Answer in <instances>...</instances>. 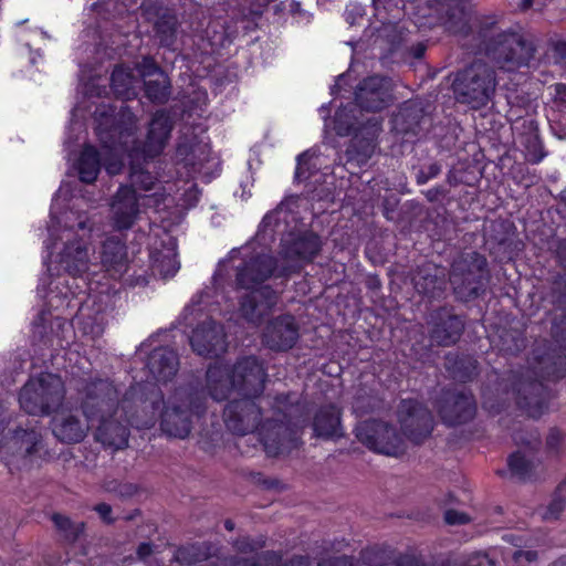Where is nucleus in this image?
<instances>
[{"mask_svg": "<svg viewBox=\"0 0 566 566\" xmlns=\"http://www.w3.org/2000/svg\"><path fill=\"white\" fill-rule=\"evenodd\" d=\"M266 373L255 357H244L232 367L216 363L207 371V388L219 401L237 392L240 399L231 400L223 412L227 428L234 434L245 436L258 429L264 451L275 457L297 446L298 431L306 424L301 416L302 407L290 402V396L276 399V419L268 420L259 428L260 407L252 397L262 392Z\"/></svg>", "mask_w": 566, "mask_h": 566, "instance_id": "nucleus-1", "label": "nucleus"}, {"mask_svg": "<svg viewBox=\"0 0 566 566\" xmlns=\"http://www.w3.org/2000/svg\"><path fill=\"white\" fill-rule=\"evenodd\" d=\"M318 235L306 232L282 239V265L277 266L273 258L255 242L240 249H233L222 260L213 275V289L223 293V282L229 276V269L235 271V282L249 292L240 304L241 315L251 323H258L277 302L276 293L269 286L258 287L273 274L285 275L294 271L301 262L312 261L321 251Z\"/></svg>", "mask_w": 566, "mask_h": 566, "instance_id": "nucleus-2", "label": "nucleus"}, {"mask_svg": "<svg viewBox=\"0 0 566 566\" xmlns=\"http://www.w3.org/2000/svg\"><path fill=\"white\" fill-rule=\"evenodd\" d=\"M142 385L132 386L118 401L116 387L107 379L83 380L77 388L82 397L84 417L92 423L97 420L95 439L103 446L119 450L128 444V424L138 429L151 427L154 417L140 420L130 411L142 401Z\"/></svg>", "mask_w": 566, "mask_h": 566, "instance_id": "nucleus-3", "label": "nucleus"}, {"mask_svg": "<svg viewBox=\"0 0 566 566\" xmlns=\"http://www.w3.org/2000/svg\"><path fill=\"white\" fill-rule=\"evenodd\" d=\"M108 117L99 122L97 135L103 144L104 166L109 175H117L124 166L126 157H143V160L159 156L165 149L172 130V122L165 112L154 114L144 142H137L135 134L137 119L127 108L120 109V122L112 129H107Z\"/></svg>", "mask_w": 566, "mask_h": 566, "instance_id": "nucleus-4", "label": "nucleus"}, {"mask_svg": "<svg viewBox=\"0 0 566 566\" xmlns=\"http://www.w3.org/2000/svg\"><path fill=\"white\" fill-rule=\"evenodd\" d=\"M48 231L45 248L50 251L48 271L51 275L53 264L57 272L62 270L73 277L83 276L95 265V250L91 240L93 222L86 212L71 209L56 216L52 209Z\"/></svg>", "mask_w": 566, "mask_h": 566, "instance_id": "nucleus-5", "label": "nucleus"}, {"mask_svg": "<svg viewBox=\"0 0 566 566\" xmlns=\"http://www.w3.org/2000/svg\"><path fill=\"white\" fill-rule=\"evenodd\" d=\"M65 390L61 377L43 373L31 378L21 389L19 402L21 408L34 416L55 411L64 399Z\"/></svg>", "mask_w": 566, "mask_h": 566, "instance_id": "nucleus-6", "label": "nucleus"}, {"mask_svg": "<svg viewBox=\"0 0 566 566\" xmlns=\"http://www.w3.org/2000/svg\"><path fill=\"white\" fill-rule=\"evenodd\" d=\"M496 87L494 71L482 62H474L459 73L453 90L459 102L479 109L492 99Z\"/></svg>", "mask_w": 566, "mask_h": 566, "instance_id": "nucleus-7", "label": "nucleus"}, {"mask_svg": "<svg viewBox=\"0 0 566 566\" xmlns=\"http://www.w3.org/2000/svg\"><path fill=\"white\" fill-rule=\"evenodd\" d=\"M203 411L202 400L197 392L179 388L169 398L160 415V428L169 437L185 439L191 429L192 415Z\"/></svg>", "mask_w": 566, "mask_h": 566, "instance_id": "nucleus-8", "label": "nucleus"}, {"mask_svg": "<svg viewBox=\"0 0 566 566\" xmlns=\"http://www.w3.org/2000/svg\"><path fill=\"white\" fill-rule=\"evenodd\" d=\"M0 454L15 458L24 464H35L51 457L43 439V430L36 426L17 428L0 440Z\"/></svg>", "mask_w": 566, "mask_h": 566, "instance_id": "nucleus-9", "label": "nucleus"}, {"mask_svg": "<svg viewBox=\"0 0 566 566\" xmlns=\"http://www.w3.org/2000/svg\"><path fill=\"white\" fill-rule=\"evenodd\" d=\"M485 52L501 67L513 70L528 63L533 57L534 46L520 33L501 32L492 35Z\"/></svg>", "mask_w": 566, "mask_h": 566, "instance_id": "nucleus-10", "label": "nucleus"}, {"mask_svg": "<svg viewBox=\"0 0 566 566\" xmlns=\"http://www.w3.org/2000/svg\"><path fill=\"white\" fill-rule=\"evenodd\" d=\"M164 200V196H138L129 186H120L109 203V221L117 231L130 229L142 213V207L154 202L155 207Z\"/></svg>", "mask_w": 566, "mask_h": 566, "instance_id": "nucleus-11", "label": "nucleus"}, {"mask_svg": "<svg viewBox=\"0 0 566 566\" xmlns=\"http://www.w3.org/2000/svg\"><path fill=\"white\" fill-rule=\"evenodd\" d=\"M355 431L357 439L375 452L390 457H398L405 452V439L386 422L364 421Z\"/></svg>", "mask_w": 566, "mask_h": 566, "instance_id": "nucleus-12", "label": "nucleus"}, {"mask_svg": "<svg viewBox=\"0 0 566 566\" xmlns=\"http://www.w3.org/2000/svg\"><path fill=\"white\" fill-rule=\"evenodd\" d=\"M485 268V258L476 252L454 261L450 274V283L454 292L460 297L476 296L482 287Z\"/></svg>", "mask_w": 566, "mask_h": 566, "instance_id": "nucleus-13", "label": "nucleus"}, {"mask_svg": "<svg viewBox=\"0 0 566 566\" xmlns=\"http://www.w3.org/2000/svg\"><path fill=\"white\" fill-rule=\"evenodd\" d=\"M398 419L403 434L415 443L427 438L433 428L430 411L417 400H402L398 409Z\"/></svg>", "mask_w": 566, "mask_h": 566, "instance_id": "nucleus-14", "label": "nucleus"}, {"mask_svg": "<svg viewBox=\"0 0 566 566\" xmlns=\"http://www.w3.org/2000/svg\"><path fill=\"white\" fill-rule=\"evenodd\" d=\"M176 159L192 172L201 170L203 164L210 159L208 137L202 129L200 134L189 127L182 132L176 148Z\"/></svg>", "mask_w": 566, "mask_h": 566, "instance_id": "nucleus-15", "label": "nucleus"}, {"mask_svg": "<svg viewBox=\"0 0 566 566\" xmlns=\"http://www.w3.org/2000/svg\"><path fill=\"white\" fill-rule=\"evenodd\" d=\"M355 101L361 111L379 112L384 109L392 101L391 82L378 75L364 78L356 87Z\"/></svg>", "mask_w": 566, "mask_h": 566, "instance_id": "nucleus-16", "label": "nucleus"}, {"mask_svg": "<svg viewBox=\"0 0 566 566\" xmlns=\"http://www.w3.org/2000/svg\"><path fill=\"white\" fill-rule=\"evenodd\" d=\"M176 239L166 231L154 233L149 242V258L154 272L164 279L174 276L179 270Z\"/></svg>", "mask_w": 566, "mask_h": 566, "instance_id": "nucleus-17", "label": "nucleus"}, {"mask_svg": "<svg viewBox=\"0 0 566 566\" xmlns=\"http://www.w3.org/2000/svg\"><path fill=\"white\" fill-rule=\"evenodd\" d=\"M192 349L200 356L214 357L227 349L223 327L212 319H207L198 325L190 337Z\"/></svg>", "mask_w": 566, "mask_h": 566, "instance_id": "nucleus-18", "label": "nucleus"}, {"mask_svg": "<svg viewBox=\"0 0 566 566\" xmlns=\"http://www.w3.org/2000/svg\"><path fill=\"white\" fill-rule=\"evenodd\" d=\"M298 338V328L291 315H283L271 321L263 333V343L272 350H286Z\"/></svg>", "mask_w": 566, "mask_h": 566, "instance_id": "nucleus-19", "label": "nucleus"}, {"mask_svg": "<svg viewBox=\"0 0 566 566\" xmlns=\"http://www.w3.org/2000/svg\"><path fill=\"white\" fill-rule=\"evenodd\" d=\"M136 71L144 78L145 92L149 99L157 103L167 101L170 94L168 76L157 66L150 57H144L136 65Z\"/></svg>", "mask_w": 566, "mask_h": 566, "instance_id": "nucleus-20", "label": "nucleus"}, {"mask_svg": "<svg viewBox=\"0 0 566 566\" xmlns=\"http://www.w3.org/2000/svg\"><path fill=\"white\" fill-rule=\"evenodd\" d=\"M101 264L108 276L120 279L128 271V255L125 243L109 237L102 243Z\"/></svg>", "mask_w": 566, "mask_h": 566, "instance_id": "nucleus-21", "label": "nucleus"}, {"mask_svg": "<svg viewBox=\"0 0 566 566\" xmlns=\"http://www.w3.org/2000/svg\"><path fill=\"white\" fill-rule=\"evenodd\" d=\"M91 426L86 417L82 421L73 413L61 412L52 420V432L62 442L77 443L86 437Z\"/></svg>", "mask_w": 566, "mask_h": 566, "instance_id": "nucleus-22", "label": "nucleus"}, {"mask_svg": "<svg viewBox=\"0 0 566 566\" xmlns=\"http://www.w3.org/2000/svg\"><path fill=\"white\" fill-rule=\"evenodd\" d=\"M146 367L154 380L157 382H167L174 378L178 371V356L168 347L155 348L148 356Z\"/></svg>", "mask_w": 566, "mask_h": 566, "instance_id": "nucleus-23", "label": "nucleus"}, {"mask_svg": "<svg viewBox=\"0 0 566 566\" xmlns=\"http://www.w3.org/2000/svg\"><path fill=\"white\" fill-rule=\"evenodd\" d=\"M439 412L442 420L450 426L465 422L473 418L475 413L473 397L464 392L451 395L446 399V403Z\"/></svg>", "mask_w": 566, "mask_h": 566, "instance_id": "nucleus-24", "label": "nucleus"}, {"mask_svg": "<svg viewBox=\"0 0 566 566\" xmlns=\"http://www.w3.org/2000/svg\"><path fill=\"white\" fill-rule=\"evenodd\" d=\"M415 289L429 297L439 296L446 287L444 271L431 263L426 264L413 276Z\"/></svg>", "mask_w": 566, "mask_h": 566, "instance_id": "nucleus-25", "label": "nucleus"}, {"mask_svg": "<svg viewBox=\"0 0 566 566\" xmlns=\"http://www.w3.org/2000/svg\"><path fill=\"white\" fill-rule=\"evenodd\" d=\"M95 303L96 295L90 294L75 316V322L77 325H80L83 333L85 335L92 336L93 339L101 336L104 331L103 317L101 316L102 308L98 306L96 310V315L94 317L90 316V310L95 305Z\"/></svg>", "mask_w": 566, "mask_h": 566, "instance_id": "nucleus-26", "label": "nucleus"}, {"mask_svg": "<svg viewBox=\"0 0 566 566\" xmlns=\"http://www.w3.org/2000/svg\"><path fill=\"white\" fill-rule=\"evenodd\" d=\"M76 170L81 181L91 184L96 180L101 170V155L93 146L84 147L77 159Z\"/></svg>", "mask_w": 566, "mask_h": 566, "instance_id": "nucleus-27", "label": "nucleus"}, {"mask_svg": "<svg viewBox=\"0 0 566 566\" xmlns=\"http://www.w3.org/2000/svg\"><path fill=\"white\" fill-rule=\"evenodd\" d=\"M339 412L335 406L322 408L315 416L313 429L317 437H334L338 433Z\"/></svg>", "mask_w": 566, "mask_h": 566, "instance_id": "nucleus-28", "label": "nucleus"}, {"mask_svg": "<svg viewBox=\"0 0 566 566\" xmlns=\"http://www.w3.org/2000/svg\"><path fill=\"white\" fill-rule=\"evenodd\" d=\"M463 324L457 316H448L441 324L436 325L431 332L433 343L442 346L454 344L460 337Z\"/></svg>", "mask_w": 566, "mask_h": 566, "instance_id": "nucleus-29", "label": "nucleus"}, {"mask_svg": "<svg viewBox=\"0 0 566 566\" xmlns=\"http://www.w3.org/2000/svg\"><path fill=\"white\" fill-rule=\"evenodd\" d=\"M538 467L539 462L533 455L522 451H517L509 458L510 472L518 480L532 479Z\"/></svg>", "mask_w": 566, "mask_h": 566, "instance_id": "nucleus-30", "label": "nucleus"}, {"mask_svg": "<svg viewBox=\"0 0 566 566\" xmlns=\"http://www.w3.org/2000/svg\"><path fill=\"white\" fill-rule=\"evenodd\" d=\"M111 82L114 93L123 98L128 99L136 94L137 80L128 67H116L112 73Z\"/></svg>", "mask_w": 566, "mask_h": 566, "instance_id": "nucleus-31", "label": "nucleus"}, {"mask_svg": "<svg viewBox=\"0 0 566 566\" xmlns=\"http://www.w3.org/2000/svg\"><path fill=\"white\" fill-rule=\"evenodd\" d=\"M286 217L287 212L282 207L266 213L262 219L260 230L256 234L258 241H265L268 237H272V234L280 228L281 221L286 220Z\"/></svg>", "mask_w": 566, "mask_h": 566, "instance_id": "nucleus-32", "label": "nucleus"}, {"mask_svg": "<svg viewBox=\"0 0 566 566\" xmlns=\"http://www.w3.org/2000/svg\"><path fill=\"white\" fill-rule=\"evenodd\" d=\"M130 160V171L129 178L133 186H137L138 188L148 191L154 188L156 178L150 175V172L145 171L140 167V159L143 157H128Z\"/></svg>", "mask_w": 566, "mask_h": 566, "instance_id": "nucleus-33", "label": "nucleus"}, {"mask_svg": "<svg viewBox=\"0 0 566 566\" xmlns=\"http://www.w3.org/2000/svg\"><path fill=\"white\" fill-rule=\"evenodd\" d=\"M354 109L340 108L336 112L334 119V129L339 136H347L359 129L360 122L356 115L352 114Z\"/></svg>", "mask_w": 566, "mask_h": 566, "instance_id": "nucleus-34", "label": "nucleus"}, {"mask_svg": "<svg viewBox=\"0 0 566 566\" xmlns=\"http://www.w3.org/2000/svg\"><path fill=\"white\" fill-rule=\"evenodd\" d=\"M528 127L531 132L527 136L523 137L521 143L525 146L527 160L537 164L545 157V154L542 150V144L533 120L528 122Z\"/></svg>", "mask_w": 566, "mask_h": 566, "instance_id": "nucleus-35", "label": "nucleus"}, {"mask_svg": "<svg viewBox=\"0 0 566 566\" xmlns=\"http://www.w3.org/2000/svg\"><path fill=\"white\" fill-rule=\"evenodd\" d=\"M177 20L174 15H165L156 22V33L165 46H171L176 34Z\"/></svg>", "mask_w": 566, "mask_h": 566, "instance_id": "nucleus-36", "label": "nucleus"}, {"mask_svg": "<svg viewBox=\"0 0 566 566\" xmlns=\"http://www.w3.org/2000/svg\"><path fill=\"white\" fill-rule=\"evenodd\" d=\"M522 390L526 391V386L524 384L520 382L518 387L516 388V391L518 395H521ZM517 403L532 418L539 417L544 412V409H545V405H544L543 400L537 396H532L530 398L526 396H524V397L518 396Z\"/></svg>", "mask_w": 566, "mask_h": 566, "instance_id": "nucleus-37", "label": "nucleus"}, {"mask_svg": "<svg viewBox=\"0 0 566 566\" xmlns=\"http://www.w3.org/2000/svg\"><path fill=\"white\" fill-rule=\"evenodd\" d=\"M52 520L67 539L73 541L83 532V523L74 524L69 517L61 514H54Z\"/></svg>", "mask_w": 566, "mask_h": 566, "instance_id": "nucleus-38", "label": "nucleus"}, {"mask_svg": "<svg viewBox=\"0 0 566 566\" xmlns=\"http://www.w3.org/2000/svg\"><path fill=\"white\" fill-rule=\"evenodd\" d=\"M447 28L453 33H462L468 29V14L464 8L455 7L446 21Z\"/></svg>", "mask_w": 566, "mask_h": 566, "instance_id": "nucleus-39", "label": "nucleus"}, {"mask_svg": "<svg viewBox=\"0 0 566 566\" xmlns=\"http://www.w3.org/2000/svg\"><path fill=\"white\" fill-rule=\"evenodd\" d=\"M546 450L548 453L558 455L566 450V439L557 429H551L546 437Z\"/></svg>", "mask_w": 566, "mask_h": 566, "instance_id": "nucleus-40", "label": "nucleus"}, {"mask_svg": "<svg viewBox=\"0 0 566 566\" xmlns=\"http://www.w3.org/2000/svg\"><path fill=\"white\" fill-rule=\"evenodd\" d=\"M557 493H558V495L556 497H554L545 509L542 510V512H541L542 518L547 520V521L556 520L563 512L564 506H565V501L562 497V495L564 493H559L558 491H557Z\"/></svg>", "mask_w": 566, "mask_h": 566, "instance_id": "nucleus-41", "label": "nucleus"}, {"mask_svg": "<svg viewBox=\"0 0 566 566\" xmlns=\"http://www.w3.org/2000/svg\"><path fill=\"white\" fill-rule=\"evenodd\" d=\"M315 154L312 150H306L298 155L295 177L298 180H305L310 178V166Z\"/></svg>", "mask_w": 566, "mask_h": 566, "instance_id": "nucleus-42", "label": "nucleus"}, {"mask_svg": "<svg viewBox=\"0 0 566 566\" xmlns=\"http://www.w3.org/2000/svg\"><path fill=\"white\" fill-rule=\"evenodd\" d=\"M444 521L450 525H455V524H465L470 521V518L465 513L458 512L454 510H448L444 513Z\"/></svg>", "mask_w": 566, "mask_h": 566, "instance_id": "nucleus-43", "label": "nucleus"}, {"mask_svg": "<svg viewBox=\"0 0 566 566\" xmlns=\"http://www.w3.org/2000/svg\"><path fill=\"white\" fill-rule=\"evenodd\" d=\"M274 565V556H258L255 560H242L235 563L233 566H273Z\"/></svg>", "mask_w": 566, "mask_h": 566, "instance_id": "nucleus-44", "label": "nucleus"}, {"mask_svg": "<svg viewBox=\"0 0 566 566\" xmlns=\"http://www.w3.org/2000/svg\"><path fill=\"white\" fill-rule=\"evenodd\" d=\"M262 545L263 544L261 542H255L248 537L241 538L235 543L237 549L242 553L253 552L262 547Z\"/></svg>", "mask_w": 566, "mask_h": 566, "instance_id": "nucleus-45", "label": "nucleus"}, {"mask_svg": "<svg viewBox=\"0 0 566 566\" xmlns=\"http://www.w3.org/2000/svg\"><path fill=\"white\" fill-rule=\"evenodd\" d=\"M217 25H209L208 30H207V35H208V40L211 44V46H222L223 43H224V34L223 32H219L217 33L214 31V28Z\"/></svg>", "mask_w": 566, "mask_h": 566, "instance_id": "nucleus-46", "label": "nucleus"}, {"mask_svg": "<svg viewBox=\"0 0 566 566\" xmlns=\"http://www.w3.org/2000/svg\"><path fill=\"white\" fill-rule=\"evenodd\" d=\"M553 52L557 62L566 64V41L556 42Z\"/></svg>", "mask_w": 566, "mask_h": 566, "instance_id": "nucleus-47", "label": "nucleus"}, {"mask_svg": "<svg viewBox=\"0 0 566 566\" xmlns=\"http://www.w3.org/2000/svg\"><path fill=\"white\" fill-rule=\"evenodd\" d=\"M555 369L551 373L547 371L548 377L559 378L563 377L564 373L566 371V358L559 356L557 360L554 363Z\"/></svg>", "mask_w": 566, "mask_h": 566, "instance_id": "nucleus-48", "label": "nucleus"}, {"mask_svg": "<svg viewBox=\"0 0 566 566\" xmlns=\"http://www.w3.org/2000/svg\"><path fill=\"white\" fill-rule=\"evenodd\" d=\"M440 171H441L440 166L437 165V164H432V165H430L428 167V172L427 174L421 172V174L418 175V182L419 184H424L429 179L437 177L440 174Z\"/></svg>", "mask_w": 566, "mask_h": 566, "instance_id": "nucleus-49", "label": "nucleus"}, {"mask_svg": "<svg viewBox=\"0 0 566 566\" xmlns=\"http://www.w3.org/2000/svg\"><path fill=\"white\" fill-rule=\"evenodd\" d=\"M470 566H494V564L488 555L479 553L471 559Z\"/></svg>", "mask_w": 566, "mask_h": 566, "instance_id": "nucleus-50", "label": "nucleus"}, {"mask_svg": "<svg viewBox=\"0 0 566 566\" xmlns=\"http://www.w3.org/2000/svg\"><path fill=\"white\" fill-rule=\"evenodd\" d=\"M94 510L99 514V516L105 521V522H112V518H111V513H112V507L106 504V503H101V504H97Z\"/></svg>", "mask_w": 566, "mask_h": 566, "instance_id": "nucleus-51", "label": "nucleus"}, {"mask_svg": "<svg viewBox=\"0 0 566 566\" xmlns=\"http://www.w3.org/2000/svg\"><path fill=\"white\" fill-rule=\"evenodd\" d=\"M513 558L516 563H520L522 558H525L527 562H532L536 558V553L533 551H515L513 553Z\"/></svg>", "mask_w": 566, "mask_h": 566, "instance_id": "nucleus-52", "label": "nucleus"}, {"mask_svg": "<svg viewBox=\"0 0 566 566\" xmlns=\"http://www.w3.org/2000/svg\"><path fill=\"white\" fill-rule=\"evenodd\" d=\"M555 98L562 104L566 105V85L557 84L555 86Z\"/></svg>", "mask_w": 566, "mask_h": 566, "instance_id": "nucleus-53", "label": "nucleus"}, {"mask_svg": "<svg viewBox=\"0 0 566 566\" xmlns=\"http://www.w3.org/2000/svg\"><path fill=\"white\" fill-rule=\"evenodd\" d=\"M137 553L140 559L146 560L153 553V548L149 544L143 543L139 545Z\"/></svg>", "mask_w": 566, "mask_h": 566, "instance_id": "nucleus-54", "label": "nucleus"}, {"mask_svg": "<svg viewBox=\"0 0 566 566\" xmlns=\"http://www.w3.org/2000/svg\"><path fill=\"white\" fill-rule=\"evenodd\" d=\"M542 385L539 382H530L527 387L530 388L531 392L533 394Z\"/></svg>", "mask_w": 566, "mask_h": 566, "instance_id": "nucleus-55", "label": "nucleus"}, {"mask_svg": "<svg viewBox=\"0 0 566 566\" xmlns=\"http://www.w3.org/2000/svg\"><path fill=\"white\" fill-rule=\"evenodd\" d=\"M344 77H345L344 75H340V76L338 77V80H337L336 84H335V85L333 86V88H332V93H334L336 88H337V90H339L340 84H342V82L344 81Z\"/></svg>", "mask_w": 566, "mask_h": 566, "instance_id": "nucleus-56", "label": "nucleus"}, {"mask_svg": "<svg viewBox=\"0 0 566 566\" xmlns=\"http://www.w3.org/2000/svg\"><path fill=\"white\" fill-rule=\"evenodd\" d=\"M552 566H566V556L559 558L558 560H556L555 563H553Z\"/></svg>", "mask_w": 566, "mask_h": 566, "instance_id": "nucleus-57", "label": "nucleus"}, {"mask_svg": "<svg viewBox=\"0 0 566 566\" xmlns=\"http://www.w3.org/2000/svg\"><path fill=\"white\" fill-rule=\"evenodd\" d=\"M532 4H533V0H522V9L523 10L531 8Z\"/></svg>", "mask_w": 566, "mask_h": 566, "instance_id": "nucleus-58", "label": "nucleus"}, {"mask_svg": "<svg viewBox=\"0 0 566 566\" xmlns=\"http://www.w3.org/2000/svg\"><path fill=\"white\" fill-rule=\"evenodd\" d=\"M59 293H60V294H62L64 297H67V296H69V294H71L72 296H75V295H76V293H75V292H73V291H71V290H69V289H67V291H65V292H63V291H59Z\"/></svg>", "mask_w": 566, "mask_h": 566, "instance_id": "nucleus-59", "label": "nucleus"}, {"mask_svg": "<svg viewBox=\"0 0 566 566\" xmlns=\"http://www.w3.org/2000/svg\"><path fill=\"white\" fill-rule=\"evenodd\" d=\"M224 526L229 531H232L234 528V524L232 521H226Z\"/></svg>", "mask_w": 566, "mask_h": 566, "instance_id": "nucleus-60", "label": "nucleus"}, {"mask_svg": "<svg viewBox=\"0 0 566 566\" xmlns=\"http://www.w3.org/2000/svg\"><path fill=\"white\" fill-rule=\"evenodd\" d=\"M559 493H566V480L558 486Z\"/></svg>", "mask_w": 566, "mask_h": 566, "instance_id": "nucleus-61", "label": "nucleus"}, {"mask_svg": "<svg viewBox=\"0 0 566 566\" xmlns=\"http://www.w3.org/2000/svg\"><path fill=\"white\" fill-rule=\"evenodd\" d=\"M515 440H516L517 443H525V444H528V446H531L533 443L532 441H524L520 437H515Z\"/></svg>", "mask_w": 566, "mask_h": 566, "instance_id": "nucleus-62", "label": "nucleus"}, {"mask_svg": "<svg viewBox=\"0 0 566 566\" xmlns=\"http://www.w3.org/2000/svg\"><path fill=\"white\" fill-rule=\"evenodd\" d=\"M146 344H142L140 348L138 349L137 354L142 356L145 352Z\"/></svg>", "mask_w": 566, "mask_h": 566, "instance_id": "nucleus-63", "label": "nucleus"}, {"mask_svg": "<svg viewBox=\"0 0 566 566\" xmlns=\"http://www.w3.org/2000/svg\"><path fill=\"white\" fill-rule=\"evenodd\" d=\"M298 564H300V565L307 566V563H306V560H305L303 557H300V558H298Z\"/></svg>", "mask_w": 566, "mask_h": 566, "instance_id": "nucleus-64", "label": "nucleus"}]
</instances>
